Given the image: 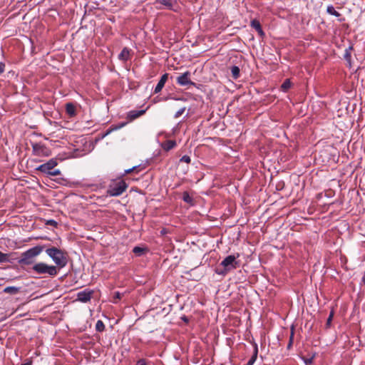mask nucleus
<instances>
[{"mask_svg":"<svg viewBox=\"0 0 365 365\" xmlns=\"http://www.w3.org/2000/svg\"><path fill=\"white\" fill-rule=\"evenodd\" d=\"M258 354L257 346H256L254 349V352L252 357L249 359L246 365H253L255 362Z\"/></svg>","mask_w":365,"mask_h":365,"instance_id":"18","label":"nucleus"},{"mask_svg":"<svg viewBox=\"0 0 365 365\" xmlns=\"http://www.w3.org/2000/svg\"><path fill=\"white\" fill-rule=\"evenodd\" d=\"M30 271L42 277H55L58 272L57 267L42 262L35 263L30 267Z\"/></svg>","mask_w":365,"mask_h":365,"instance_id":"3","label":"nucleus"},{"mask_svg":"<svg viewBox=\"0 0 365 365\" xmlns=\"http://www.w3.org/2000/svg\"><path fill=\"white\" fill-rule=\"evenodd\" d=\"M327 11L328 14L333 15L336 17H339L341 16L340 13L336 11L332 5H329L327 6Z\"/></svg>","mask_w":365,"mask_h":365,"instance_id":"19","label":"nucleus"},{"mask_svg":"<svg viewBox=\"0 0 365 365\" xmlns=\"http://www.w3.org/2000/svg\"><path fill=\"white\" fill-rule=\"evenodd\" d=\"M250 26L257 31L258 34L260 36L262 37L264 36V32L263 31L261 24H260V22L258 20H257V19L252 20L251 23H250Z\"/></svg>","mask_w":365,"mask_h":365,"instance_id":"11","label":"nucleus"},{"mask_svg":"<svg viewBox=\"0 0 365 365\" xmlns=\"http://www.w3.org/2000/svg\"><path fill=\"white\" fill-rule=\"evenodd\" d=\"M133 253L140 256L144 252V249L140 247H135L133 250Z\"/></svg>","mask_w":365,"mask_h":365,"instance_id":"27","label":"nucleus"},{"mask_svg":"<svg viewBox=\"0 0 365 365\" xmlns=\"http://www.w3.org/2000/svg\"><path fill=\"white\" fill-rule=\"evenodd\" d=\"M49 175H51V176H57V175H61V171L59 170H52L49 173H48Z\"/></svg>","mask_w":365,"mask_h":365,"instance_id":"30","label":"nucleus"},{"mask_svg":"<svg viewBox=\"0 0 365 365\" xmlns=\"http://www.w3.org/2000/svg\"><path fill=\"white\" fill-rule=\"evenodd\" d=\"M180 162H184V163H190V161H191V159H190V157L188 156V155H183L180 159Z\"/></svg>","mask_w":365,"mask_h":365,"instance_id":"29","label":"nucleus"},{"mask_svg":"<svg viewBox=\"0 0 365 365\" xmlns=\"http://www.w3.org/2000/svg\"><path fill=\"white\" fill-rule=\"evenodd\" d=\"M239 256L240 255L237 254V256L229 255L226 257L216 268L215 272L217 274L225 276L231 270L239 267L240 263L237 261V258L239 257Z\"/></svg>","mask_w":365,"mask_h":365,"instance_id":"2","label":"nucleus"},{"mask_svg":"<svg viewBox=\"0 0 365 365\" xmlns=\"http://www.w3.org/2000/svg\"><path fill=\"white\" fill-rule=\"evenodd\" d=\"M363 282H364L365 284V276L363 277Z\"/></svg>","mask_w":365,"mask_h":365,"instance_id":"39","label":"nucleus"},{"mask_svg":"<svg viewBox=\"0 0 365 365\" xmlns=\"http://www.w3.org/2000/svg\"><path fill=\"white\" fill-rule=\"evenodd\" d=\"M185 110H186L185 107H183V108H182L179 109V110L175 113V114L174 117H175V118H179L180 116H181V115L183 114V113L185 111Z\"/></svg>","mask_w":365,"mask_h":365,"instance_id":"28","label":"nucleus"},{"mask_svg":"<svg viewBox=\"0 0 365 365\" xmlns=\"http://www.w3.org/2000/svg\"><path fill=\"white\" fill-rule=\"evenodd\" d=\"M93 294V290L85 289L77 294V300L83 303L88 302L91 300Z\"/></svg>","mask_w":365,"mask_h":365,"instance_id":"9","label":"nucleus"},{"mask_svg":"<svg viewBox=\"0 0 365 365\" xmlns=\"http://www.w3.org/2000/svg\"><path fill=\"white\" fill-rule=\"evenodd\" d=\"M96 329L98 331L102 332L105 329V325L101 320H98L96 324Z\"/></svg>","mask_w":365,"mask_h":365,"instance_id":"23","label":"nucleus"},{"mask_svg":"<svg viewBox=\"0 0 365 365\" xmlns=\"http://www.w3.org/2000/svg\"><path fill=\"white\" fill-rule=\"evenodd\" d=\"M182 200L185 202L188 203L190 205H194V200L192 197H191L187 192H184L182 194Z\"/></svg>","mask_w":365,"mask_h":365,"instance_id":"17","label":"nucleus"},{"mask_svg":"<svg viewBox=\"0 0 365 365\" xmlns=\"http://www.w3.org/2000/svg\"><path fill=\"white\" fill-rule=\"evenodd\" d=\"M293 338H294V332L292 331L291 332V335H290V337H289V344L287 345V348L289 349L293 343Z\"/></svg>","mask_w":365,"mask_h":365,"instance_id":"31","label":"nucleus"},{"mask_svg":"<svg viewBox=\"0 0 365 365\" xmlns=\"http://www.w3.org/2000/svg\"><path fill=\"white\" fill-rule=\"evenodd\" d=\"M32 153L36 157H48L51 155L49 148L41 143H32Z\"/></svg>","mask_w":365,"mask_h":365,"instance_id":"5","label":"nucleus"},{"mask_svg":"<svg viewBox=\"0 0 365 365\" xmlns=\"http://www.w3.org/2000/svg\"><path fill=\"white\" fill-rule=\"evenodd\" d=\"M168 73H167L163 74L161 76L160 81H158L157 86L155 88V90H154L155 93H158L159 92H160L162 91L166 81H168Z\"/></svg>","mask_w":365,"mask_h":365,"instance_id":"10","label":"nucleus"},{"mask_svg":"<svg viewBox=\"0 0 365 365\" xmlns=\"http://www.w3.org/2000/svg\"><path fill=\"white\" fill-rule=\"evenodd\" d=\"M110 131H107V133L105 134V135H106L107 134L109 133Z\"/></svg>","mask_w":365,"mask_h":365,"instance_id":"40","label":"nucleus"},{"mask_svg":"<svg viewBox=\"0 0 365 365\" xmlns=\"http://www.w3.org/2000/svg\"><path fill=\"white\" fill-rule=\"evenodd\" d=\"M292 86V83L289 79H286L281 86V90L284 92H287Z\"/></svg>","mask_w":365,"mask_h":365,"instance_id":"20","label":"nucleus"},{"mask_svg":"<svg viewBox=\"0 0 365 365\" xmlns=\"http://www.w3.org/2000/svg\"><path fill=\"white\" fill-rule=\"evenodd\" d=\"M137 365H147L145 359H141L137 361Z\"/></svg>","mask_w":365,"mask_h":365,"instance_id":"33","label":"nucleus"},{"mask_svg":"<svg viewBox=\"0 0 365 365\" xmlns=\"http://www.w3.org/2000/svg\"><path fill=\"white\" fill-rule=\"evenodd\" d=\"M345 56H346V57H347V56H349H349H350V55H349L348 53H346Z\"/></svg>","mask_w":365,"mask_h":365,"instance_id":"38","label":"nucleus"},{"mask_svg":"<svg viewBox=\"0 0 365 365\" xmlns=\"http://www.w3.org/2000/svg\"><path fill=\"white\" fill-rule=\"evenodd\" d=\"M5 70V64L0 61V74H1L2 73H4Z\"/></svg>","mask_w":365,"mask_h":365,"instance_id":"32","label":"nucleus"},{"mask_svg":"<svg viewBox=\"0 0 365 365\" xmlns=\"http://www.w3.org/2000/svg\"><path fill=\"white\" fill-rule=\"evenodd\" d=\"M47 224L48 225H53V226H56L57 225V222L53 220H50L47 222Z\"/></svg>","mask_w":365,"mask_h":365,"instance_id":"34","label":"nucleus"},{"mask_svg":"<svg viewBox=\"0 0 365 365\" xmlns=\"http://www.w3.org/2000/svg\"><path fill=\"white\" fill-rule=\"evenodd\" d=\"M232 76L235 79H237L240 76V68L237 66H233L231 68Z\"/></svg>","mask_w":365,"mask_h":365,"instance_id":"21","label":"nucleus"},{"mask_svg":"<svg viewBox=\"0 0 365 365\" xmlns=\"http://www.w3.org/2000/svg\"><path fill=\"white\" fill-rule=\"evenodd\" d=\"M118 58L123 61H127L130 58V49L125 47L118 55Z\"/></svg>","mask_w":365,"mask_h":365,"instance_id":"12","label":"nucleus"},{"mask_svg":"<svg viewBox=\"0 0 365 365\" xmlns=\"http://www.w3.org/2000/svg\"><path fill=\"white\" fill-rule=\"evenodd\" d=\"M176 146V142L175 140H168L163 143L162 147L164 150L169 151Z\"/></svg>","mask_w":365,"mask_h":365,"instance_id":"15","label":"nucleus"},{"mask_svg":"<svg viewBox=\"0 0 365 365\" xmlns=\"http://www.w3.org/2000/svg\"><path fill=\"white\" fill-rule=\"evenodd\" d=\"M123 294H121L119 292H114L113 302L114 303H117L118 300H120L123 297Z\"/></svg>","mask_w":365,"mask_h":365,"instance_id":"26","label":"nucleus"},{"mask_svg":"<svg viewBox=\"0 0 365 365\" xmlns=\"http://www.w3.org/2000/svg\"><path fill=\"white\" fill-rule=\"evenodd\" d=\"M57 161L56 159L52 158L49 160L46 163L40 165L36 170L43 173L48 174L57 165Z\"/></svg>","mask_w":365,"mask_h":365,"instance_id":"7","label":"nucleus"},{"mask_svg":"<svg viewBox=\"0 0 365 365\" xmlns=\"http://www.w3.org/2000/svg\"><path fill=\"white\" fill-rule=\"evenodd\" d=\"M44 248V245H37L22 252L18 263L22 267L29 265L32 267L35 264L36 257L43 251Z\"/></svg>","mask_w":365,"mask_h":365,"instance_id":"1","label":"nucleus"},{"mask_svg":"<svg viewBox=\"0 0 365 365\" xmlns=\"http://www.w3.org/2000/svg\"><path fill=\"white\" fill-rule=\"evenodd\" d=\"M46 252L56 264V267H57L58 271L66 266L68 263L67 256L66 253L63 250L57 247H52L51 248L46 249Z\"/></svg>","mask_w":365,"mask_h":365,"instance_id":"4","label":"nucleus"},{"mask_svg":"<svg viewBox=\"0 0 365 365\" xmlns=\"http://www.w3.org/2000/svg\"><path fill=\"white\" fill-rule=\"evenodd\" d=\"M145 113V110H130L128 113V118L130 120H133L135 118L143 115Z\"/></svg>","mask_w":365,"mask_h":365,"instance_id":"13","label":"nucleus"},{"mask_svg":"<svg viewBox=\"0 0 365 365\" xmlns=\"http://www.w3.org/2000/svg\"><path fill=\"white\" fill-rule=\"evenodd\" d=\"M20 292V287H6L4 289V292L10 294H16Z\"/></svg>","mask_w":365,"mask_h":365,"instance_id":"16","label":"nucleus"},{"mask_svg":"<svg viewBox=\"0 0 365 365\" xmlns=\"http://www.w3.org/2000/svg\"><path fill=\"white\" fill-rule=\"evenodd\" d=\"M128 187V185L123 181L120 180L113 185H110L107 190V194L110 196H119Z\"/></svg>","mask_w":365,"mask_h":365,"instance_id":"6","label":"nucleus"},{"mask_svg":"<svg viewBox=\"0 0 365 365\" xmlns=\"http://www.w3.org/2000/svg\"><path fill=\"white\" fill-rule=\"evenodd\" d=\"M141 170H142V168L140 165H136V166L133 167L132 168L125 170L124 175L129 174L132 172L139 173Z\"/></svg>","mask_w":365,"mask_h":365,"instance_id":"22","label":"nucleus"},{"mask_svg":"<svg viewBox=\"0 0 365 365\" xmlns=\"http://www.w3.org/2000/svg\"><path fill=\"white\" fill-rule=\"evenodd\" d=\"M162 4H164V5H166V6H170V4L168 0H163L162 1Z\"/></svg>","mask_w":365,"mask_h":365,"instance_id":"35","label":"nucleus"},{"mask_svg":"<svg viewBox=\"0 0 365 365\" xmlns=\"http://www.w3.org/2000/svg\"><path fill=\"white\" fill-rule=\"evenodd\" d=\"M334 310H331L330 312V314H329V316L327 320V323H326V327L327 328H329L330 326H331V322H332V319H333V317H334Z\"/></svg>","mask_w":365,"mask_h":365,"instance_id":"25","label":"nucleus"},{"mask_svg":"<svg viewBox=\"0 0 365 365\" xmlns=\"http://www.w3.org/2000/svg\"><path fill=\"white\" fill-rule=\"evenodd\" d=\"M9 254L3 253L0 251V263L9 262Z\"/></svg>","mask_w":365,"mask_h":365,"instance_id":"24","label":"nucleus"},{"mask_svg":"<svg viewBox=\"0 0 365 365\" xmlns=\"http://www.w3.org/2000/svg\"><path fill=\"white\" fill-rule=\"evenodd\" d=\"M182 319L185 322H188L187 319L185 317H182Z\"/></svg>","mask_w":365,"mask_h":365,"instance_id":"37","label":"nucleus"},{"mask_svg":"<svg viewBox=\"0 0 365 365\" xmlns=\"http://www.w3.org/2000/svg\"><path fill=\"white\" fill-rule=\"evenodd\" d=\"M21 365H31V362H26V363L22 364Z\"/></svg>","mask_w":365,"mask_h":365,"instance_id":"36","label":"nucleus"},{"mask_svg":"<svg viewBox=\"0 0 365 365\" xmlns=\"http://www.w3.org/2000/svg\"><path fill=\"white\" fill-rule=\"evenodd\" d=\"M190 73L189 71H186L182 75L179 76L177 78V83L182 86H187V85H192L195 86V83L190 81Z\"/></svg>","mask_w":365,"mask_h":365,"instance_id":"8","label":"nucleus"},{"mask_svg":"<svg viewBox=\"0 0 365 365\" xmlns=\"http://www.w3.org/2000/svg\"><path fill=\"white\" fill-rule=\"evenodd\" d=\"M66 112L70 117H74L76 115V106L72 103L66 104Z\"/></svg>","mask_w":365,"mask_h":365,"instance_id":"14","label":"nucleus"}]
</instances>
